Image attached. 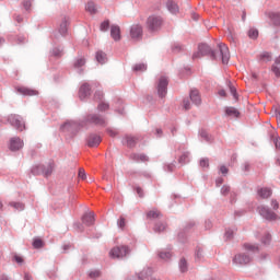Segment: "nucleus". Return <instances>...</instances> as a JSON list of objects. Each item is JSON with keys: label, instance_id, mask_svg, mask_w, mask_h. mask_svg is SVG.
Here are the masks:
<instances>
[{"label": "nucleus", "instance_id": "f257e3e1", "mask_svg": "<svg viewBox=\"0 0 280 280\" xmlns=\"http://www.w3.org/2000/svg\"><path fill=\"white\" fill-rule=\"evenodd\" d=\"M163 25V19L159 15H151L147 20V28L149 32H159Z\"/></svg>", "mask_w": 280, "mask_h": 280}, {"label": "nucleus", "instance_id": "f03ea898", "mask_svg": "<svg viewBox=\"0 0 280 280\" xmlns=\"http://www.w3.org/2000/svg\"><path fill=\"white\" fill-rule=\"evenodd\" d=\"M129 253L130 248L128 246L120 245L110 249L109 257H112V259H124V257H126V255Z\"/></svg>", "mask_w": 280, "mask_h": 280}, {"label": "nucleus", "instance_id": "7ed1b4c3", "mask_svg": "<svg viewBox=\"0 0 280 280\" xmlns=\"http://www.w3.org/2000/svg\"><path fill=\"white\" fill-rule=\"evenodd\" d=\"M8 121L19 132H23V130H25V121H23V117H21L20 115L11 114L8 117Z\"/></svg>", "mask_w": 280, "mask_h": 280}, {"label": "nucleus", "instance_id": "20e7f679", "mask_svg": "<svg viewBox=\"0 0 280 280\" xmlns=\"http://www.w3.org/2000/svg\"><path fill=\"white\" fill-rule=\"evenodd\" d=\"M199 51L192 55V58H202V56H209L211 55V58L215 59V52L211 50V47L207 44H200L199 45Z\"/></svg>", "mask_w": 280, "mask_h": 280}, {"label": "nucleus", "instance_id": "39448f33", "mask_svg": "<svg viewBox=\"0 0 280 280\" xmlns=\"http://www.w3.org/2000/svg\"><path fill=\"white\" fill-rule=\"evenodd\" d=\"M129 36L132 40H141L143 37V26L139 24L131 25Z\"/></svg>", "mask_w": 280, "mask_h": 280}, {"label": "nucleus", "instance_id": "423d86ee", "mask_svg": "<svg viewBox=\"0 0 280 280\" xmlns=\"http://www.w3.org/2000/svg\"><path fill=\"white\" fill-rule=\"evenodd\" d=\"M259 214L265 218V220H279V215L277 213L270 211L266 206H261L258 208Z\"/></svg>", "mask_w": 280, "mask_h": 280}, {"label": "nucleus", "instance_id": "0eeeda50", "mask_svg": "<svg viewBox=\"0 0 280 280\" xmlns=\"http://www.w3.org/2000/svg\"><path fill=\"white\" fill-rule=\"evenodd\" d=\"M167 78L161 77L158 84V93L160 97H165V95H167Z\"/></svg>", "mask_w": 280, "mask_h": 280}, {"label": "nucleus", "instance_id": "6e6552de", "mask_svg": "<svg viewBox=\"0 0 280 280\" xmlns=\"http://www.w3.org/2000/svg\"><path fill=\"white\" fill-rule=\"evenodd\" d=\"M15 91L20 93V95H24L26 97H34V95H38V91L27 86H18L15 88Z\"/></svg>", "mask_w": 280, "mask_h": 280}, {"label": "nucleus", "instance_id": "1a4fd4ad", "mask_svg": "<svg viewBox=\"0 0 280 280\" xmlns=\"http://www.w3.org/2000/svg\"><path fill=\"white\" fill-rule=\"evenodd\" d=\"M219 49L222 58V63L229 65V60L231 58V54L229 52V46H225L224 44H219Z\"/></svg>", "mask_w": 280, "mask_h": 280}, {"label": "nucleus", "instance_id": "9d476101", "mask_svg": "<svg viewBox=\"0 0 280 280\" xmlns=\"http://www.w3.org/2000/svg\"><path fill=\"white\" fill-rule=\"evenodd\" d=\"M24 142L21 140V138H12L10 140L9 149L11 152H16L21 149H23Z\"/></svg>", "mask_w": 280, "mask_h": 280}, {"label": "nucleus", "instance_id": "9b49d317", "mask_svg": "<svg viewBox=\"0 0 280 280\" xmlns=\"http://www.w3.org/2000/svg\"><path fill=\"white\" fill-rule=\"evenodd\" d=\"M89 95H91V86H89L88 83H84L79 90V97L80 100H86Z\"/></svg>", "mask_w": 280, "mask_h": 280}, {"label": "nucleus", "instance_id": "f8f14e48", "mask_svg": "<svg viewBox=\"0 0 280 280\" xmlns=\"http://www.w3.org/2000/svg\"><path fill=\"white\" fill-rule=\"evenodd\" d=\"M82 222L85 226H92L95 223V213L88 212L82 217Z\"/></svg>", "mask_w": 280, "mask_h": 280}, {"label": "nucleus", "instance_id": "ddd939ff", "mask_svg": "<svg viewBox=\"0 0 280 280\" xmlns=\"http://www.w3.org/2000/svg\"><path fill=\"white\" fill-rule=\"evenodd\" d=\"M234 264H250V256L246 255V254H238L234 257L233 259Z\"/></svg>", "mask_w": 280, "mask_h": 280}, {"label": "nucleus", "instance_id": "4468645a", "mask_svg": "<svg viewBox=\"0 0 280 280\" xmlns=\"http://www.w3.org/2000/svg\"><path fill=\"white\" fill-rule=\"evenodd\" d=\"M190 100L196 106H200V104H202V98L200 97V92H198V90L190 91Z\"/></svg>", "mask_w": 280, "mask_h": 280}, {"label": "nucleus", "instance_id": "2eb2a0df", "mask_svg": "<svg viewBox=\"0 0 280 280\" xmlns=\"http://www.w3.org/2000/svg\"><path fill=\"white\" fill-rule=\"evenodd\" d=\"M110 36L114 40H121V28L118 25H112Z\"/></svg>", "mask_w": 280, "mask_h": 280}, {"label": "nucleus", "instance_id": "dca6fc26", "mask_svg": "<svg viewBox=\"0 0 280 280\" xmlns=\"http://www.w3.org/2000/svg\"><path fill=\"white\" fill-rule=\"evenodd\" d=\"M100 143H102V138L100 136L92 135L89 137L88 145L90 148H97V145H100Z\"/></svg>", "mask_w": 280, "mask_h": 280}, {"label": "nucleus", "instance_id": "f3484780", "mask_svg": "<svg viewBox=\"0 0 280 280\" xmlns=\"http://www.w3.org/2000/svg\"><path fill=\"white\" fill-rule=\"evenodd\" d=\"M68 27H69V19L65 18L59 25V30H58L59 34L61 36H67V32L69 30Z\"/></svg>", "mask_w": 280, "mask_h": 280}, {"label": "nucleus", "instance_id": "a211bd4d", "mask_svg": "<svg viewBox=\"0 0 280 280\" xmlns=\"http://www.w3.org/2000/svg\"><path fill=\"white\" fill-rule=\"evenodd\" d=\"M89 120L92 124H95L96 126H104L106 124V120H104V118L95 116V115L89 116Z\"/></svg>", "mask_w": 280, "mask_h": 280}, {"label": "nucleus", "instance_id": "6ab92c4d", "mask_svg": "<svg viewBox=\"0 0 280 280\" xmlns=\"http://www.w3.org/2000/svg\"><path fill=\"white\" fill-rule=\"evenodd\" d=\"M258 196L260 198H270L272 196V190L270 188H260L258 189Z\"/></svg>", "mask_w": 280, "mask_h": 280}, {"label": "nucleus", "instance_id": "aec40b11", "mask_svg": "<svg viewBox=\"0 0 280 280\" xmlns=\"http://www.w3.org/2000/svg\"><path fill=\"white\" fill-rule=\"evenodd\" d=\"M137 141H139V139L132 136L125 137V143L128 145V148H135L137 145Z\"/></svg>", "mask_w": 280, "mask_h": 280}, {"label": "nucleus", "instance_id": "412c9836", "mask_svg": "<svg viewBox=\"0 0 280 280\" xmlns=\"http://www.w3.org/2000/svg\"><path fill=\"white\" fill-rule=\"evenodd\" d=\"M147 218L149 220H156V218H161V211L153 209L147 213Z\"/></svg>", "mask_w": 280, "mask_h": 280}, {"label": "nucleus", "instance_id": "4be33fe9", "mask_svg": "<svg viewBox=\"0 0 280 280\" xmlns=\"http://www.w3.org/2000/svg\"><path fill=\"white\" fill-rule=\"evenodd\" d=\"M167 9L170 10V12H172V14H176V12H178V4H176V2L172 0H168Z\"/></svg>", "mask_w": 280, "mask_h": 280}, {"label": "nucleus", "instance_id": "5701e85b", "mask_svg": "<svg viewBox=\"0 0 280 280\" xmlns=\"http://www.w3.org/2000/svg\"><path fill=\"white\" fill-rule=\"evenodd\" d=\"M135 161H138L140 163H148L150 161V158L148 155L141 153V154H135L133 155Z\"/></svg>", "mask_w": 280, "mask_h": 280}, {"label": "nucleus", "instance_id": "b1692460", "mask_svg": "<svg viewBox=\"0 0 280 280\" xmlns=\"http://www.w3.org/2000/svg\"><path fill=\"white\" fill-rule=\"evenodd\" d=\"M152 275V269L148 268V269H143L139 276H138V279L140 280H144V279H148V277H150Z\"/></svg>", "mask_w": 280, "mask_h": 280}, {"label": "nucleus", "instance_id": "393cba45", "mask_svg": "<svg viewBox=\"0 0 280 280\" xmlns=\"http://www.w3.org/2000/svg\"><path fill=\"white\" fill-rule=\"evenodd\" d=\"M225 113L229 117H240V112L235 107H228Z\"/></svg>", "mask_w": 280, "mask_h": 280}, {"label": "nucleus", "instance_id": "a878e982", "mask_svg": "<svg viewBox=\"0 0 280 280\" xmlns=\"http://www.w3.org/2000/svg\"><path fill=\"white\" fill-rule=\"evenodd\" d=\"M245 250H248L249 253H257L259 250V246L253 245L250 243H247L244 245Z\"/></svg>", "mask_w": 280, "mask_h": 280}, {"label": "nucleus", "instance_id": "bb28decb", "mask_svg": "<svg viewBox=\"0 0 280 280\" xmlns=\"http://www.w3.org/2000/svg\"><path fill=\"white\" fill-rule=\"evenodd\" d=\"M96 60L97 62H100L101 65H104V62H106V54L103 51H97L96 52Z\"/></svg>", "mask_w": 280, "mask_h": 280}, {"label": "nucleus", "instance_id": "cd10ccee", "mask_svg": "<svg viewBox=\"0 0 280 280\" xmlns=\"http://www.w3.org/2000/svg\"><path fill=\"white\" fill-rule=\"evenodd\" d=\"M85 10L90 12V14H95V12H97V8L94 2H88Z\"/></svg>", "mask_w": 280, "mask_h": 280}, {"label": "nucleus", "instance_id": "c85d7f7f", "mask_svg": "<svg viewBox=\"0 0 280 280\" xmlns=\"http://www.w3.org/2000/svg\"><path fill=\"white\" fill-rule=\"evenodd\" d=\"M270 16H271V21H272L273 25L279 26L280 25V12L272 13Z\"/></svg>", "mask_w": 280, "mask_h": 280}, {"label": "nucleus", "instance_id": "c756f323", "mask_svg": "<svg viewBox=\"0 0 280 280\" xmlns=\"http://www.w3.org/2000/svg\"><path fill=\"white\" fill-rule=\"evenodd\" d=\"M165 229H167V224H165V223H158L154 226V231L156 233H163V231H165Z\"/></svg>", "mask_w": 280, "mask_h": 280}, {"label": "nucleus", "instance_id": "7c9ffc66", "mask_svg": "<svg viewBox=\"0 0 280 280\" xmlns=\"http://www.w3.org/2000/svg\"><path fill=\"white\" fill-rule=\"evenodd\" d=\"M45 176H51L54 174V164H49L47 167L43 171Z\"/></svg>", "mask_w": 280, "mask_h": 280}, {"label": "nucleus", "instance_id": "2f4dec72", "mask_svg": "<svg viewBox=\"0 0 280 280\" xmlns=\"http://www.w3.org/2000/svg\"><path fill=\"white\" fill-rule=\"evenodd\" d=\"M179 270L180 272H187V260L185 258L179 260Z\"/></svg>", "mask_w": 280, "mask_h": 280}, {"label": "nucleus", "instance_id": "473e14b6", "mask_svg": "<svg viewBox=\"0 0 280 280\" xmlns=\"http://www.w3.org/2000/svg\"><path fill=\"white\" fill-rule=\"evenodd\" d=\"M34 248H43L45 246V243H43V240L40 238H35L33 242Z\"/></svg>", "mask_w": 280, "mask_h": 280}, {"label": "nucleus", "instance_id": "72a5a7b5", "mask_svg": "<svg viewBox=\"0 0 280 280\" xmlns=\"http://www.w3.org/2000/svg\"><path fill=\"white\" fill-rule=\"evenodd\" d=\"M84 65H86V60H84V58L77 59L74 62L75 69H80V67H84Z\"/></svg>", "mask_w": 280, "mask_h": 280}, {"label": "nucleus", "instance_id": "f704fd0d", "mask_svg": "<svg viewBox=\"0 0 280 280\" xmlns=\"http://www.w3.org/2000/svg\"><path fill=\"white\" fill-rule=\"evenodd\" d=\"M261 60H264L265 62H270V60H272V56L270 55V52H262L260 55Z\"/></svg>", "mask_w": 280, "mask_h": 280}, {"label": "nucleus", "instance_id": "c9c22d12", "mask_svg": "<svg viewBox=\"0 0 280 280\" xmlns=\"http://www.w3.org/2000/svg\"><path fill=\"white\" fill-rule=\"evenodd\" d=\"M145 69H148V66H145L144 63H137L133 67V71H145Z\"/></svg>", "mask_w": 280, "mask_h": 280}, {"label": "nucleus", "instance_id": "e433bc0d", "mask_svg": "<svg viewBox=\"0 0 280 280\" xmlns=\"http://www.w3.org/2000/svg\"><path fill=\"white\" fill-rule=\"evenodd\" d=\"M248 36H249V38L255 39V38H257V36H259V32L255 28H250L248 32Z\"/></svg>", "mask_w": 280, "mask_h": 280}, {"label": "nucleus", "instance_id": "4c0bfd02", "mask_svg": "<svg viewBox=\"0 0 280 280\" xmlns=\"http://www.w3.org/2000/svg\"><path fill=\"white\" fill-rule=\"evenodd\" d=\"M108 27H110V22L104 21V22L101 24V32H107V31H108Z\"/></svg>", "mask_w": 280, "mask_h": 280}, {"label": "nucleus", "instance_id": "58836bf2", "mask_svg": "<svg viewBox=\"0 0 280 280\" xmlns=\"http://www.w3.org/2000/svg\"><path fill=\"white\" fill-rule=\"evenodd\" d=\"M160 257H161V259H171L172 254L170 252H162V253H160Z\"/></svg>", "mask_w": 280, "mask_h": 280}, {"label": "nucleus", "instance_id": "ea45409f", "mask_svg": "<svg viewBox=\"0 0 280 280\" xmlns=\"http://www.w3.org/2000/svg\"><path fill=\"white\" fill-rule=\"evenodd\" d=\"M11 207H14V209H18L19 211H23V209H25V206H23V203H16V202H12Z\"/></svg>", "mask_w": 280, "mask_h": 280}, {"label": "nucleus", "instance_id": "a19ab883", "mask_svg": "<svg viewBox=\"0 0 280 280\" xmlns=\"http://www.w3.org/2000/svg\"><path fill=\"white\" fill-rule=\"evenodd\" d=\"M79 178L81 180H86V172L84 171V168L79 170Z\"/></svg>", "mask_w": 280, "mask_h": 280}, {"label": "nucleus", "instance_id": "79ce46f5", "mask_svg": "<svg viewBox=\"0 0 280 280\" xmlns=\"http://www.w3.org/2000/svg\"><path fill=\"white\" fill-rule=\"evenodd\" d=\"M118 226H119V229L126 228V218L120 217V219L118 220Z\"/></svg>", "mask_w": 280, "mask_h": 280}, {"label": "nucleus", "instance_id": "37998d69", "mask_svg": "<svg viewBox=\"0 0 280 280\" xmlns=\"http://www.w3.org/2000/svg\"><path fill=\"white\" fill-rule=\"evenodd\" d=\"M271 71L275 73L276 78H280V68L277 66H273L271 68Z\"/></svg>", "mask_w": 280, "mask_h": 280}, {"label": "nucleus", "instance_id": "c03bdc74", "mask_svg": "<svg viewBox=\"0 0 280 280\" xmlns=\"http://www.w3.org/2000/svg\"><path fill=\"white\" fill-rule=\"evenodd\" d=\"M183 106H184L185 110H189V108H191V103H189V100H184Z\"/></svg>", "mask_w": 280, "mask_h": 280}, {"label": "nucleus", "instance_id": "a18cd8bd", "mask_svg": "<svg viewBox=\"0 0 280 280\" xmlns=\"http://www.w3.org/2000/svg\"><path fill=\"white\" fill-rule=\"evenodd\" d=\"M200 167H209V159L200 160Z\"/></svg>", "mask_w": 280, "mask_h": 280}, {"label": "nucleus", "instance_id": "49530a36", "mask_svg": "<svg viewBox=\"0 0 280 280\" xmlns=\"http://www.w3.org/2000/svg\"><path fill=\"white\" fill-rule=\"evenodd\" d=\"M229 191H231V187H229V186H223L221 188L222 196H226V194H229Z\"/></svg>", "mask_w": 280, "mask_h": 280}, {"label": "nucleus", "instance_id": "de8ad7c7", "mask_svg": "<svg viewBox=\"0 0 280 280\" xmlns=\"http://www.w3.org/2000/svg\"><path fill=\"white\" fill-rule=\"evenodd\" d=\"M101 272L97 270L91 271L90 272V277L91 279H97V277H100Z\"/></svg>", "mask_w": 280, "mask_h": 280}, {"label": "nucleus", "instance_id": "09e8293b", "mask_svg": "<svg viewBox=\"0 0 280 280\" xmlns=\"http://www.w3.org/2000/svg\"><path fill=\"white\" fill-rule=\"evenodd\" d=\"M109 106L106 103H101L98 105V110H108Z\"/></svg>", "mask_w": 280, "mask_h": 280}, {"label": "nucleus", "instance_id": "8fccbe9b", "mask_svg": "<svg viewBox=\"0 0 280 280\" xmlns=\"http://www.w3.org/2000/svg\"><path fill=\"white\" fill-rule=\"evenodd\" d=\"M271 236L270 234H266L262 238V244H270Z\"/></svg>", "mask_w": 280, "mask_h": 280}, {"label": "nucleus", "instance_id": "3c124183", "mask_svg": "<svg viewBox=\"0 0 280 280\" xmlns=\"http://www.w3.org/2000/svg\"><path fill=\"white\" fill-rule=\"evenodd\" d=\"M225 237H226V240H232L233 238V230H226Z\"/></svg>", "mask_w": 280, "mask_h": 280}, {"label": "nucleus", "instance_id": "603ef678", "mask_svg": "<svg viewBox=\"0 0 280 280\" xmlns=\"http://www.w3.org/2000/svg\"><path fill=\"white\" fill-rule=\"evenodd\" d=\"M188 154L187 153H184L180 158H179V163H185L188 159Z\"/></svg>", "mask_w": 280, "mask_h": 280}, {"label": "nucleus", "instance_id": "864d4df0", "mask_svg": "<svg viewBox=\"0 0 280 280\" xmlns=\"http://www.w3.org/2000/svg\"><path fill=\"white\" fill-rule=\"evenodd\" d=\"M230 91H231V93H232L234 100H237V91L235 90V88L231 86V88H230Z\"/></svg>", "mask_w": 280, "mask_h": 280}, {"label": "nucleus", "instance_id": "5fc2aeb1", "mask_svg": "<svg viewBox=\"0 0 280 280\" xmlns=\"http://www.w3.org/2000/svg\"><path fill=\"white\" fill-rule=\"evenodd\" d=\"M24 8L25 10H30V8H32V1L30 0L24 1Z\"/></svg>", "mask_w": 280, "mask_h": 280}, {"label": "nucleus", "instance_id": "6e6d98bb", "mask_svg": "<svg viewBox=\"0 0 280 280\" xmlns=\"http://www.w3.org/2000/svg\"><path fill=\"white\" fill-rule=\"evenodd\" d=\"M271 207H273L275 210L279 209V201L271 200Z\"/></svg>", "mask_w": 280, "mask_h": 280}, {"label": "nucleus", "instance_id": "4d7b16f0", "mask_svg": "<svg viewBox=\"0 0 280 280\" xmlns=\"http://www.w3.org/2000/svg\"><path fill=\"white\" fill-rule=\"evenodd\" d=\"M220 172H221V174H229V168L226 166L222 165L220 167Z\"/></svg>", "mask_w": 280, "mask_h": 280}, {"label": "nucleus", "instance_id": "13d9d810", "mask_svg": "<svg viewBox=\"0 0 280 280\" xmlns=\"http://www.w3.org/2000/svg\"><path fill=\"white\" fill-rule=\"evenodd\" d=\"M136 191L140 198H143V189L141 187L136 188Z\"/></svg>", "mask_w": 280, "mask_h": 280}, {"label": "nucleus", "instance_id": "bf43d9fd", "mask_svg": "<svg viewBox=\"0 0 280 280\" xmlns=\"http://www.w3.org/2000/svg\"><path fill=\"white\" fill-rule=\"evenodd\" d=\"M108 136L109 137H117V131L113 130V129H107Z\"/></svg>", "mask_w": 280, "mask_h": 280}, {"label": "nucleus", "instance_id": "052dcab7", "mask_svg": "<svg viewBox=\"0 0 280 280\" xmlns=\"http://www.w3.org/2000/svg\"><path fill=\"white\" fill-rule=\"evenodd\" d=\"M14 260L16 261V264H23V257L21 256H14Z\"/></svg>", "mask_w": 280, "mask_h": 280}, {"label": "nucleus", "instance_id": "680f3d73", "mask_svg": "<svg viewBox=\"0 0 280 280\" xmlns=\"http://www.w3.org/2000/svg\"><path fill=\"white\" fill-rule=\"evenodd\" d=\"M219 95H220V97H226V91L220 90Z\"/></svg>", "mask_w": 280, "mask_h": 280}, {"label": "nucleus", "instance_id": "e2e57ef3", "mask_svg": "<svg viewBox=\"0 0 280 280\" xmlns=\"http://www.w3.org/2000/svg\"><path fill=\"white\" fill-rule=\"evenodd\" d=\"M222 183H224V179L218 178L217 179V187H220V185H222Z\"/></svg>", "mask_w": 280, "mask_h": 280}, {"label": "nucleus", "instance_id": "0e129e2a", "mask_svg": "<svg viewBox=\"0 0 280 280\" xmlns=\"http://www.w3.org/2000/svg\"><path fill=\"white\" fill-rule=\"evenodd\" d=\"M196 256L198 257V259H200V257H202V250L198 249Z\"/></svg>", "mask_w": 280, "mask_h": 280}, {"label": "nucleus", "instance_id": "69168bd1", "mask_svg": "<svg viewBox=\"0 0 280 280\" xmlns=\"http://www.w3.org/2000/svg\"><path fill=\"white\" fill-rule=\"evenodd\" d=\"M276 148L280 150V139H276Z\"/></svg>", "mask_w": 280, "mask_h": 280}, {"label": "nucleus", "instance_id": "338daca9", "mask_svg": "<svg viewBox=\"0 0 280 280\" xmlns=\"http://www.w3.org/2000/svg\"><path fill=\"white\" fill-rule=\"evenodd\" d=\"M158 135H161L163 131L161 129L156 130Z\"/></svg>", "mask_w": 280, "mask_h": 280}, {"label": "nucleus", "instance_id": "774afa93", "mask_svg": "<svg viewBox=\"0 0 280 280\" xmlns=\"http://www.w3.org/2000/svg\"><path fill=\"white\" fill-rule=\"evenodd\" d=\"M278 125L280 126V115H279V117H278Z\"/></svg>", "mask_w": 280, "mask_h": 280}]
</instances>
